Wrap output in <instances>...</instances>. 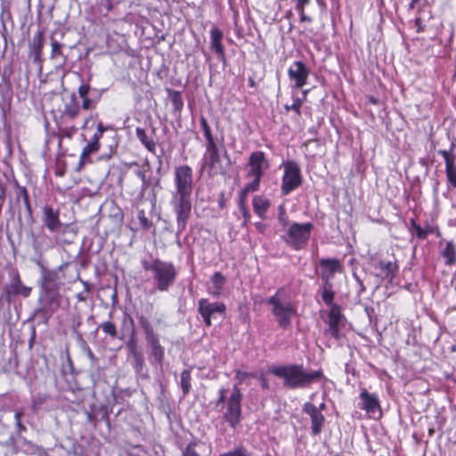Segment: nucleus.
<instances>
[{
    "label": "nucleus",
    "mask_w": 456,
    "mask_h": 456,
    "mask_svg": "<svg viewBox=\"0 0 456 456\" xmlns=\"http://www.w3.org/2000/svg\"><path fill=\"white\" fill-rule=\"evenodd\" d=\"M193 171L188 165H180L174 169V191L170 204L176 217L177 232L182 233L191 214V193Z\"/></svg>",
    "instance_id": "1"
},
{
    "label": "nucleus",
    "mask_w": 456,
    "mask_h": 456,
    "mask_svg": "<svg viewBox=\"0 0 456 456\" xmlns=\"http://www.w3.org/2000/svg\"><path fill=\"white\" fill-rule=\"evenodd\" d=\"M270 372L282 379L284 386L290 388H304L322 378L321 370L308 371L302 364L273 366Z\"/></svg>",
    "instance_id": "2"
},
{
    "label": "nucleus",
    "mask_w": 456,
    "mask_h": 456,
    "mask_svg": "<svg viewBox=\"0 0 456 456\" xmlns=\"http://www.w3.org/2000/svg\"><path fill=\"white\" fill-rule=\"evenodd\" d=\"M142 265L145 271L151 273L159 291L167 292L175 283L178 273L173 263L156 258L151 262L143 260Z\"/></svg>",
    "instance_id": "3"
},
{
    "label": "nucleus",
    "mask_w": 456,
    "mask_h": 456,
    "mask_svg": "<svg viewBox=\"0 0 456 456\" xmlns=\"http://www.w3.org/2000/svg\"><path fill=\"white\" fill-rule=\"evenodd\" d=\"M247 167V178L251 181L245 185L244 192H254L259 190L261 178L265 171L269 168V162L265 152L261 151L252 152Z\"/></svg>",
    "instance_id": "4"
},
{
    "label": "nucleus",
    "mask_w": 456,
    "mask_h": 456,
    "mask_svg": "<svg viewBox=\"0 0 456 456\" xmlns=\"http://www.w3.org/2000/svg\"><path fill=\"white\" fill-rule=\"evenodd\" d=\"M281 290L270 297L266 303L272 305V314L275 317L278 325L287 330L290 327L292 319L297 315V306L289 299L281 298Z\"/></svg>",
    "instance_id": "5"
},
{
    "label": "nucleus",
    "mask_w": 456,
    "mask_h": 456,
    "mask_svg": "<svg viewBox=\"0 0 456 456\" xmlns=\"http://www.w3.org/2000/svg\"><path fill=\"white\" fill-rule=\"evenodd\" d=\"M140 323L143 330L145 340L150 350L151 362L162 365L165 356V349L160 345L159 336L155 333L153 327L147 319L141 318Z\"/></svg>",
    "instance_id": "6"
},
{
    "label": "nucleus",
    "mask_w": 456,
    "mask_h": 456,
    "mask_svg": "<svg viewBox=\"0 0 456 456\" xmlns=\"http://www.w3.org/2000/svg\"><path fill=\"white\" fill-rule=\"evenodd\" d=\"M242 394L237 385H234L230 396L227 398L223 419L231 428H236L241 419Z\"/></svg>",
    "instance_id": "7"
},
{
    "label": "nucleus",
    "mask_w": 456,
    "mask_h": 456,
    "mask_svg": "<svg viewBox=\"0 0 456 456\" xmlns=\"http://www.w3.org/2000/svg\"><path fill=\"white\" fill-rule=\"evenodd\" d=\"M312 229V223H293L289 226L283 239L292 248L299 250L307 243Z\"/></svg>",
    "instance_id": "8"
},
{
    "label": "nucleus",
    "mask_w": 456,
    "mask_h": 456,
    "mask_svg": "<svg viewBox=\"0 0 456 456\" xmlns=\"http://www.w3.org/2000/svg\"><path fill=\"white\" fill-rule=\"evenodd\" d=\"M284 173L281 179V190L283 195H289L302 183L301 170L297 163L289 160L283 163Z\"/></svg>",
    "instance_id": "9"
},
{
    "label": "nucleus",
    "mask_w": 456,
    "mask_h": 456,
    "mask_svg": "<svg viewBox=\"0 0 456 456\" xmlns=\"http://www.w3.org/2000/svg\"><path fill=\"white\" fill-rule=\"evenodd\" d=\"M59 275L54 270L41 268V277L39 280L41 297L53 302L58 295Z\"/></svg>",
    "instance_id": "10"
},
{
    "label": "nucleus",
    "mask_w": 456,
    "mask_h": 456,
    "mask_svg": "<svg viewBox=\"0 0 456 456\" xmlns=\"http://www.w3.org/2000/svg\"><path fill=\"white\" fill-rule=\"evenodd\" d=\"M203 160L205 167L208 169L211 175H224L226 173V166L224 163L216 143L206 145Z\"/></svg>",
    "instance_id": "11"
},
{
    "label": "nucleus",
    "mask_w": 456,
    "mask_h": 456,
    "mask_svg": "<svg viewBox=\"0 0 456 456\" xmlns=\"http://www.w3.org/2000/svg\"><path fill=\"white\" fill-rule=\"evenodd\" d=\"M23 202L26 208L27 216H32V208L29 201L28 190L24 186H20L15 181V189L13 195L9 196L8 205L9 212L14 214L16 211H20V203Z\"/></svg>",
    "instance_id": "12"
},
{
    "label": "nucleus",
    "mask_w": 456,
    "mask_h": 456,
    "mask_svg": "<svg viewBox=\"0 0 456 456\" xmlns=\"http://www.w3.org/2000/svg\"><path fill=\"white\" fill-rule=\"evenodd\" d=\"M226 306L222 302H210L207 298H201L198 302V311L207 327L212 325L211 318H215L216 314L225 313Z\"/></svg>",
    "instance_id": "13"
},
{
    "label": "nucleus",
    "mask_w": 456,
    "mask_h": 456,
    "mask_svg": "<svg viewBox=\"0 0 456 456\" xmlns=\"http://www.w3.org/2000/svg\"><path fill=\"white\" fill-rule=\"evenodd\" d=\"M346 318L341 312V308L339 305H332L328 313V318L326 322L329 326L327 330V333H330L332 338L335 339H339L340 338V329L345 324Z\"/></svg>",
    "instance_id": "14"
},
{
    "label": "nucleus",
    "mask_w": 456,
    "mask_h": 456,
    "mask_svg": "<svg viewBox=\"0 0 456 456\" xmlns=\"http://www.w3.org/2000/svg\"><path fill=\"white\" fill-rule=\"evenodd\" d=\"M309 74L310 69L300 61L293 62L288 70L289 77L295 83L294 87L297 89L302 88L306 84Z\"/></svg>",
    "instance_id": "15"
},
{
    "label": "nucleus",
    "mask_w": 456,
    "mask_h": 456,
    "mask_svg": "<svg viewBox=\"0 0 456 456\" xmlns=\"http://www.w3.org/2000/svg\"><path fill=\"white\" fill-rule=\"evenodd\" d=\"M455 144L452 143L451 149L439 150L438 153L444 158L445 164V175L447 183L453 188H456V161L453 154Z\"/></svg>",
    "instance_id": "16"
},
{
    "label": "nucleus",
    "mask_w": 456,
    "mask_h": 456,
    "mask_svg": "<svg viewBox=\"0 0 456 456\" xmlns=\"http://www.w3.org/2000/svg\"><path fill=\"white\" fill-rule=\"evenodd\" d=\"M319 265L321 267V278L324 282H331L335 274L341 273L343 270V266L339 260L334 258H322L319 261Z\"/></svg>",
    "instance_id": "17"
},
{
    "label": "nucleus",
    "mask_w": 456,
    "mask_h": 456,
    "mask_svg": "<svg viewBox=\"0 0 456 456\" xmlns=\"http://www.w3.org/2000/svg\"><path fill=\"white\" fill-rule=\"evenodd\" d=\"M303 411L310 416L311 418V430L312 434L316 436L322 431V426L325 421L323 414L320 411L314 404L307 402L303 406Z\"/></svg>",
    "instance_id": "18"
},
{
    "label": "nucleus",
    "mask_w": 456,
    "mask_h": 456,
    "mask_svg": "<svg viewBox=\"0 0 456 456\" xmlns=\"http://www.w3.org/2000/svg\"><path fill=\"white\" fill-rule=\"evenodd\" d=\"M60 212L50 206H45L42 209V222L51 232H58L61 227Z\"/></svg>",
    "instance_id": "19"
},
{
    "label": "nucleus",
    "mask_w": 456,
    "mask_h": 456,
    "mask_svg": "<svg viewBox=\"0 0 456 456\" xmlns=\"http://www.w3.org/2000/svg\"><path fill=\"white\" fill-rule=\"evenodd\" d=\"M210 48L223 61H225L224 47L222 44L224 37L223 31L216 26H213L209 31Z\"/></svg>",
    "instance_id": "20"
},
{
    "label": "nucleus",
    "mask_w": 456,
    "mask_h": 456,
    "mask_svg": "<svg viewBox=\"0 0 456 456\" xmlns=\"http://www.w3.org/2000/svg\"><path fill=\"white\" fill-rule=\"evenodd\" d=\"M376 268L379 269L377 276L382 280H387L390 283L394 281L399 270L396 262L385 260H379Z\"/></svg>",
    "instance_id": "21"
},
{
    "label": "nucleus",
    "mask_w": 456,
    "mask_h": 456,
    "mask_svg": "<svg viewBox=\"0 0 456 456\" xmlns=\"http://www.w3.org/2000/svg\"><path fill=\"white\" fill-rule=\"evenodd\" d=\"M360 399L362 401L361 408L366 411L367 413L373 416L379 413V403L375 395L370 394L366 389H363L360 394Z\"/></svg>",
    "instance_id": "22"
},
{
    "label": "nucleus",
    "mask_w": 456,
    "mask_h": 456,
    "mask_svg": "<svg viewBox=\"0 0 456 456\" xmlns=\"http://www.w3.org/2000/svg\"><path fill=\"white\" fill-rule=\"evenodd\" d=\"M439 249L446 265L451 266L456 263V245L453 241L441 240Z\"/></svg>",
    "instance_id": "23"
},
{
    "label": "nucleus",
    "mask_w": 456,
    "mask_h": 456,
    "mask_svg": "<svg viewBox=\"0 0 456 456\" xmlns=\"http://www.w3.org/2000/svg\"><path fill=\"white\" fill-rule=\"evenodd\" d=\"M44 33L38 30L35 33L30 45V54L33 56L35 62H41L42 50L44 48Z\"/></svg>",
    "instance_id": "24"
},
{
    "label": "nucleus",
    "mask_w": 456,
    "mask_h": 456,
    "mask_svg": "<svg viewBox=\"0 0 456 456\" xmlns=\"http://www.w3.org/2000/svg\"><path fill=\"white\" fill-rule=\"evenodd\" d=\"M80 112V105L77 102L75 94H72L69 99L65 102L64 109L62 110L61 118L63 119H73Z\"/></svg>",
    "instance_id": "25"
},
{
    "label": "nucleus",
    "mask_w": 456,
    "mask_h": 456,
    "mask_svg": "<svg viewBox=\"0 0 456 456\" xmlns=\"http://www.w3.org/2000/svg\"><path fill=\"white\" fill-rule=\"evenodd\" d=\"M32 247L37 252H44L51 248V238L45 232L31 233Z\"/></svg>",
    "instance_id": "26"
},
{
    "label": "nucleus",
    "mask_w": 456,
    "mask_h": 456,
    "mask_svg": "<svg viewBox=\"0 0 456 456\" xmlns=\"http://www.w3.org/2000/svg\"><path fill=\"white\" fill-rule=\"evenodd\" d=\"M225 282V277L220 272H216L211 277V286L208 289V293L215 297H219Z\"/></svg>",
    "instance_id": "27"
},
{
    "label": "nucleus",
    "mask_w": 456,
    "mask_h": 456,
    "mask_svg": "<svg viewBox=\"0 0 456 456\" xmlns=\"http://www.w3.org/2000/svg\"><path fill=\"white\" fill-rule=\"evenodd\" d=\"M100 149V144H97L92 141H88L83 147L79 156V166L83 167L87 163L91 162V156L96 153Z\"/></svg>",
    "instance_id": "28"
},
{
    "label": "nucleus",
    "mask_w": 456,
    "mask_h": 456,
    "mask_svg": "<svg viewBox=\"0 0 456 456\" xmlns=\"http://www.w3.org/2000/svg\"><path fill=\"white\" fill-rule=\"evenodd\" d=\"M270 207L269 200L262 197L256 196L253 199V208L255 213L261 218H265V213Z\"/></svg>",
    "instance_id": "29"
},
{
    "label": "nucleus",
    "mask_w": 456,
    "mask_h": 456,
    "mask_svg": "<svg viewBox=\"0 0 456 456\" xmlns=\"http://www.w3.org/2000/svg\"><path fill=\"white\" fill-rule=\"evenodd\" d=\"M321 293H322V298L324 301V303L330 306V308L332 305H338L337 304L333 303L334 300V291H333V285L332 282L329 281H322V287H321Z\"/></svg>",
    "instance_id": "30"
},
{
    "label": "nucleus",
    "mask_w": 456,
    "mask_h": 456,
    "mask_svg": "<svg viewBox=\"0 0 456 456\" xmlns=\"http://www.w3.org/2000/svg\"><path fill=\"white\" fill-rule=\"evenodd\" d=\"M63 47H64L63 44H61L57 40L52 38V41H51V48L52 49H51L50 58L54 61H57L60 58H61L62 64L66 63L67 56H65L63 53V51H62Z\"/></svg>",
    "instance_id": "31"
},
{
    "label": "nucleus",
    "mask_w": 456,
    "mask_h": 456,
    "mask_svg": "<svg viewBox=\"0 0 456 456\" xmlns=\"http://www.w3.org/2000/svg\"><path fill=\"white\" fill-rule=\"evenodd\" d=\"M136 136L140 142L146 147V149L151 152L155 151V142L148 137L145 131L142 128L137 127L135 130Z\"/></svg>",
    "instance_id": "32"
},
{
    "label": "nucleus",
    "mask_w": 456,
    "mask_h": 456,
    "mask_svg": "<svg viewBox=\"0 0 456 456\" xmlns=\"http://www.w3.org/2000/svg\"><path fill=\"white\" fill-rule=\"evenodd\" d=\"M129 346H130V352L134 360V368L135 371L139 373V372L142 371V370H143V366H144L143 356L140 352H138L136 350V347L134 344L129 345Z\"/></svg>",
    "instance_id": "33"
},
{
    "label": "nucleus",
    "mask_w": 456,
    "mask_h": 456,
    "mask_svg": "<svg viewBox=\"0 0 456 456\" xmlns=\"http://www.w3.org/2000/svg\"><path fill=\"white\" fill-rule=\"evenodd\" d=\"M200 127L203 130L204 136H205V138L207 140V144L206 145H210V144L216 143L215 142V140H214L213 134L211 133L210 126H208V121H207L205 117L201 116L200 118Z\"/></svg>",
    "instance_id": "34"
},
{
    "label": "nucleus",
    "mask_w": 456,
    "mask_h": 456,
    "mask_svg": "<svg viewBox=\"0 0 456 456\" xmlns=\"http://www.w3.org/2000/svg\"><path fill=\"white\" fill-rule=\"evenodd\" d=\"M169 95L171 99V102L175 111H181L183 107V100L182 94L178 91H171L169 90Z\"/></svg>",
    "instance_id": "35"
},
{
    "label": "nucleus",
    "mask_w": 456,
    "mask_h": 456,
    "mask_svg": "<svg viewBox=\"0 0 456 456\" xmlns=\"http://www.w3.org/2000/svg\"><path fill=\"white\" fill-rule=\"evenodd\" d=\"M191 371L184 370L181 373V387L183 395H187L191 390Z\"/></svg>",
    "instance_id": "36"
},
{
    "label": "nucleus",
    "mask_w": 456,
    "mask_h": 456,
    "mask_svg": "<svg viewBox=\"0 0 456 456\" xmlns=\"http://www.w3.org/2000/svg\"><path fill=\"white\" fill-rule=\"evenodd\" d=\"M12 289L14 293L22 295L25 297H28L31 292V289L23 285L20 279L17 280V282L12 284Z\"/></svg>",
    "instance_id": "37"
},
{
    "label": "nucleus",
    "mask_w": 456,
    "mask_h": 456,
    "mask_svg": "<svg viewBox=\"0 0 456 456\" xmlns=\"http://www.w3.org/2000/svg\"><path fill=\"white\" fill-rule=\"evenodd\" d=\"M137 219L140 223L141 227L143 230H149L152 227V222L150 221L145 215V212L143 209H138L136 214Z\"/></svg>",
    "instance_id": "38"
},
{
    "label": "nucleus",
    "mask_w": 456,
    "mask_h": 456,
    "mask_svg": "<svg viewBox=\"0 0 456 456\" xmlns=\"http://www.w3.org/2000/svg\"><path fill=\"white\" fill-rule=\"evenodd\" d=\"M107 129H108V127L104 126V125L102 124V121H99L96 125V130H95L94 134H93L92 138L90 139V141H92L97 144H100V139L102 137L103 133Z\"/></svg>",
    "instance_id": "39"
},
{
    "label": "nucleus",
    "mask_w": 456,
    "mask_h": 456,
    "mask_svg": "<svg viewBox=\"0 0 456 456\" xmlns=\"http://www.w3.org/2000/svg\"><path fill=\"white\" fill-rule=\"evenodd\" d=\"M101 94H99L96 97H86L83 98L82 108L84 110H94L95 109L97 102L100 99Z\"/></svg>",
    "instance_id": "40"
},
{
    "label": "nucleus",
    "mask_w": 456,
    "mask_h": 456,
    "mask_svg": "<svg viewBox=\"0 0 456 456\" xmlns=\"http://www.w3.org/2000/svg\"><path fill=\"white\" fill-rule=\"evenodd\" d=\"M102 329L104 333L110 335L112 338H115L117 336V329L113 322H105L102 324Z\"/></svg>",
    "instance_id": "41"
},
{
    "label": "nucleus",
    "mask_w": 456,
    "mask_h": 456,
    "mask_svg": "<svg viewBox=\"0 0 456 456\" xmlns=\"http://www.w3.org/2000/svg\"><path fill=\"white\" fill-rule=\"evenodd\" d=\"M249 377H255L254 373L243 371V370H236V379L238 381V384H242Z\"/></svg>",
    "instance_id": "42"
},
{
    "label": "nucleus",
    "mask_w": 456,
    "mask_h": 456,
    "mask_svg": "<svg viewBox=\"0 0 456 456\" xmlns=\"http://www.w3.org/2000/svg\"><path fill=\"white\" fill-rule=\"evenodd\" d=\"M220 456H250V454L248 453V452L246 449L240 447V448L236 449L233 452H229L227 453H224Z\"/></svg>",
    "instance_id": "43"
},
{
    "label": "nucleus",
    "mask_w": 456,
    "mask_h": 456,
    "mask_svg": "<svg viewBox=\"0 0 456 456\" xmlns=\"http://www.w3.org/2000/svg\"><path fill=\"white\" fill-rule=\"evenodd\" d=\"M196 444L190 443L183 452V456H200L195 450Z\"/></svg>",
    "instance_id": "44"
},
{
    "label": "nucleus",
    "mask_w": 456,
    "mask_h": 456,
    "mask_svg": "<svg viewBox=\"0 0 456 456\" xmlns=\"http://www.w3.org/2000/svg\"><path fill=\"white\" fill-rule=\"evenodd\" d=\"M91 88L88 84L82 83L78 87V94L80 98H86L88 97V94L90 92Z\"/></svg>",
    "instance_id": "45"
},
{
    "label": "nucleus",
    "mask_w": 456,
    "mask_h": 456,
    "mask_svg": "<svg viewBox=\"0 0 456 456\" xmlns=\"http://www.w3.org/2000/svg\"><path fill=\"white\" fill-rule=\"evenodd\" d=\"M412 226L418 238L425 239L428 235V232H425L424 228H422L419 224L413 223Z\"/></svg>",
    "instance_id": "46"
},
{
    "label": "nucleus",
    "mask_w": 456,
    "mask_h": 456,
    "mask_svg": "<svg viewBox=\"0 0 456 456\" xmlns=\"http://www.w3.org/2000/svg\"><path fill=\"white\" fill-rule=\"evenodd\" d=\"M76 132L77 128L75 126L61 128L60 130L61 136H65L68 138H71Z\"/></svg>",
    "instance_id": "47"
},
{
    "label": "nucleus",
    "mask_w": 456,
    "mask_h": 456,
    "mask_svg": "<svg viewBox=\"0 0 456 456\" xmlns=\"http://www.w3.org/2000/svg\"><path fill=\"white\" fill-rule=\"evenodd\" d=\"M219 397L216 403V406H219L221 404L226 403L227 398H226V389L222 387L218 391Z\"/></svg>",
    "instance_id": "48"
},
{
    "label": "nucleus",
    "mask_w": 456,
    "mask_h": 456,
    "mask_svg": "<svg viewBox=\"0 0 456 456\" xmlns=\"http://www.w3.org/2000/svg\"><path fill=\"white\" fill-rule=\"evenodd\" d=\"M301 101L299 99H297L296 101H294V102L290 105V106H286V109L287 110H294L295 112H297V114L300 113V109H301Z\"/></svg>",
    "instance_id": "49"
},
{
    "label": "nucleus",
    "mask_w": 456,
    "mask_h": 456,
    "mask_svg": "<svg viewBox=\"0 0 456 456\" xmlns=\"http://www.w3.org/2000/svg\"><path fill=\"white\" fill-rule=\"evenodd\" d=\"M14 418H15V421H16V426L18 428V430L20 432L21 431H25L26 430V428L24 425H22L21 423V420H20V418H21V412H16L15 415H14Z\"/></svg>",
    "instance_id": "50"
},
{
    "label": "nucleus",
    "mask_w": 456,
    "mask_h": 456,
    "mask_svg": "<svg viewBox=\"0 0 456 456\" xmlns=\"http://www.w3.org/2000/svg\"><path fill=\"white\" fill-rule=\"evenodd\" d=\"M296 5L295 9L296 11H301V9H305L306 5H308L311 2V0H295Z\"/></svg>",
    "instance_id": "51"
},
{
    "label": "nucleus",
    "mask_w": 456,
    "mask_h": 456,
    "mask_svg": "<svg viewBox=\"0 0 456 456\" xmlns=\"http://www.w3.org/2000/svg\"><path fill=\"white\" fill-rule=\"evenodd\" d=\"M297 12L299 13L301 22H308V23L312 22L311 17L307 16L305 13V9H301V11H297Z\"/></svg>",
    "instance_id": "52"
},
{
    "label": "nucleus",
    "mask_w": 456,
    "mask_h": 456,
    "mask_svg": "<svg viewBox=\"0 0 456 456\" xmlns=\"http://www.w3.org/2000/svg\"><path fill=\"white\" fill-rule=\"evenodd\" d=\"M248 192H244V188L240 191V208H242V207H245V200H246V197H247V194Z\"/></svg>",
    "instance_id": "53"
},
{
    "label": "nucleus",
    "mask_w": 456,
    "mask_h": 456,
    "mask_svg": "<svg viewBox=\"0 0 456 456\" xmlns=\"http://www.w3.org/2000/svg\"><path fill=\"white\" fill-rule=\"evenodd\" d=\"M248 192H244V188L240 191V208H242V207H245V200H246V197H247V194Z\"/></svg>",
    "instance_id": "54"
},
{
    "label": "nucleus",
    "mask_w": 456,
    "mask_h": 456,
    "mask_svg": "<svg viewBox=\"0 0 456 456\" xmlns=\"http://www.w3.org/2000/svg\"><path fill=\"white\" fill-rule=\"evenodd\" d=\"M425 232H428V234L437 232L439 234L437 228H435L433 226L428 225L426 228H424Z\"/></svg>",
    "instance_id": "55"
},
{
    "label": "nucleus",
    "mask_w": 456,
    "mask_h": 456,
    "mask_svg": "<svg viewBox=\"0 0 456 456\" xmlns=\"http://www.w3.org/2000/svg\"><path fill=\"white\" fill-rule=\"evenodd\" d=\"M77 299L79 302H84L86 300V297L84 292H80L77 295Z\"/></svg>",
    "instance_id": "56"
},
{
    "label": "nucleus",
    "mask_w": 456,
    "mask_h": 456,
    "mask_svg": "<svg viewBox=\"0 0 456 456\" xmlns=\"http://www.w3.org/2000/svg\"><path fill=\"white\" fill-rule=\"evenodd\" d=\"M420 0H411L409 4V9H415L416 5L419 3Z\"/></svg>",
    "instance_id": "57"
},
{
    "label": "nucleus",
    "mask_w": 456,
    "mask_h": 456,
    "mask_svg": "<svg viewBox=\"0 0 456 456\" xmlns=\"http://www.w3.org/2000/svg\"><path fill=\"white\" fill-rule=\"evenodd\" d=\"M240 210H241L242 215L245 217V219L248 220L249 218V213L247 210L246 207H242V208H240Z\"/></svg>",
    "instance_id": "58"
},
{
    "label": "nucleus",
    "mask_w": 456,
    "mask_h": 456,
    "mask_svg": "<svg viewBox=\"0 0 456 456\" xmlns=\"http://www.w3.org/2000/svg\"><path fill=\"white\" fill-rule=\"evenodd\" d=\"M267 387L268 386H267L266 380L264 378H262V387L263 388H267Z\"/></svg>",
    "instance_id": "59"
},
{
    "label": "nucleus",
    "mask_w": 456,
    "mask_h": 456,
    "mask_svg": "<svg viewBox=\"0 0 456 456\" xmlns=\"http://www.w3.org/2000/svg\"><path fill=\"white\" fill-rule=\"evenodd\" d=\"M325 403L322 402L320 403L319 407H317L318 409H320V411L322 412V410L325 409Z\"/></svg>",
    "instance_id": "60"
},
{
    "label": "nucleus",
    "mask_w": 456,
    "mask_h": 456,
    "mask_svg": "<svg viewBox=\"0 0 456 456\" xmlns=\"http://www.w3.org/2000/svg\"><path fill=\"white\" fill-rule=\"evenodd\" d=\"M256 225L257 229H262L264 226V224L261 223H257Z\"/></svg>",
    "instance_id": "61"
},
{
    "label": "nucleus",
    "mask_w": 456,
    "mask_h": 456,
    "mask_svg": "<svg viewBox=\"0 0 456 456\" xmlns=\"http://www.w3.org/2000/svg\"><path fill=\"white\" fill-rule=\"evenodd\" d=\"M89 122V118H86L83 124V127H86Z\"/></svg>",
    "instance_id": "62"
},
{
    "label": "nucleus",
    "mask_w": 456,
    "mask_h": 456,
    "mask_svg": "<svg viewBox=\"0 0 456 456\" xmlns=\"http://www.w3.org/2000/svg\"><path fill=\"white\" fill-rule=\"evenodd\" d=\"M138 175L142 178L144 179V175L142 173V172H139Z\"/></svg>",
    "instance_id": "63"
},
{
    "label": "nucleus",
    "mask_w": 456,
    "mask_h": 456,
    "mask_svg": "<svg viewBox=\"0 0 456 456\" xmlns=\"http://www.w3.org/2000/svg\"><path fill=\"white\" fill-rule=\"evenodd\" d=\"M291 14H292L291 12L289 11L288 13H287V17L290 16Z\"/></svg>",
    "instance_id": "64"
}]
</instances>
